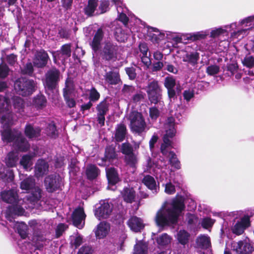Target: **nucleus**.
<instances>
[{"mask_svg": "<svg viewBox=\"0 0 254 254\" xmlns=\"http://www.w3.org/2000/svg\"><path fill=\"white\" fill-rule=\"evenodd\" d=\"M185 208L184 198L182 196L176 197L158 212L156 217L157 224L160 226L176 224Z\"/></svg>", "mask_w": 254, "mask_h": 254, "instance_id": "obj_1", "label": "nucleus"}, {"mask_svg": "<svg viewBox=\"0 0 254 254\" xmlns=\"http://www.w3.org/2000/svg\"><path fill=\"white\" fill-rule=\"evenodd\" d=\"M104 37V32L103 28L100 27L93 35L89 45L94 53H97L100 51V55L102 60L107 62L115 61L117 57L118 46L112 42L108 41L104 43L101 49L102 42Z\"/></svg>", "mask_w": 254, "mask_h": 254, "instance_id": "obj_2", "label": "nucleus"}, {"mask_svg": "<svg viewBox=\"0 0 254 254\" xmlns=\"http://www.w3.org/2000/svg\"><path fill=\"white\" fill-rule=\"evenodd\" d=\"M166 133L164 135L163 142L161 145V151L163 155L169 157V162L172 167L179 170L181 168L180 161L175 152L171 151V139L175 135L176 130L175 127V119L173 117L168 118L164 125Z\"/></svg>", "mask_w": 254, "mask_h": 254, "instance_id": "obj_3", "label": "nucleus"}, {"mask_svg": "<svg viewBox=\"0 0 254 254\" xmlns=\"http://www.w3.org/2000/svg\"><path fill=\"white\" fill-rule=\"evenodd\" d=\"M168 175L162 172L160 176V180L162 183V186L165 187V192L168 194H173L176 192V188H180L183 183L182 175L177 173Z\"/></svg>", "mask_w": 254, "mask_h": 254, "instance_id": "obj_4", "label": "nucleus"}, {"mask_svg": "<svg viewBox=\"0 0 254 254\" xmlns=\"http://www.w3.org/2000/svg\"><path fill=\"white\" fill-rule=\"evenodd\" d=\"M61 71L55 66H53L46 72L45 79L43 81V85L47 93H53L59 88L61 80Z\"/></svg>", "mask_w": 254, "mask_h": 254, "instance_id": "obj_5", "label": "nucleus"}, {"mask_svg": "<svg viewBox=\"0 0 254 254\" xmlns=\"http://www.w3.org/2000/svg\"><path fill=\"white\" fill-rule=\"evenodd\" d=\"M36 85L33 79L20 77L14 81V89L17 94L26 97L31 95L35 91Z\"/></svg>", "mask_w": 254, "mask_h": 254, "instance_id": "obj_6", "label": "nucleus"}, {"mask_svg": "<svg viewBox=\"0 0 254 254\" xmlns=\"http://www.w3.org/2000/svg\"><path fill=\"white\" fill-rule=\"evenodd\" d=\"M146 92L151 103L158 104L160 108L164 107V102L162 100L161 89L157 81L154 80L150 81L147 87Z\"/></svg>", "mask_w": 254, "mask_h": 254, "instance_id": "obj_7", "label": "nucleus"}, {"mask_svg": "<svg viewBox=\"0 0 254 254\" xmlns=\"http://www.w3.org/2000/svg\"><path fill=\"white\" fill-rule=\"evenodd\" d=\"M62 179L59 174L55 173L47 176L44 180V184L46 191L53 193L61 190Z\"/></svg>", "mask_w": 254, "mask_h": 254, "instance_id": "obj_8", "label": "nucleus"}, {"mask_svg": "<svg viewBox=\"0 0 254 254\" xmlns=\"http://www.w3.org/2000/svg\"><path fill=\"white\" fill-rule=\"evenodd\" d=\"M240 26H244L245 28H242L231 33V36L234 38L241 39L247 35L250 31L254 29V15L248 16L239 22Z\"/></svg>", "mask_w": 254, "mask_h": 254, "instance_id": "obj_9", "label": "nucleus"}, {"mask_svg": "<svg viewBox=\"0 0 254 254\" xmlns=\"http://www.w3.org/2000/svg\"><path fill=\"white\" fill-rule=\"evenodd\" d=\"M130 121V128L133 132L140 134L143 132V116L136 111H131L128 117Z\"/></svg>", "mask_w": 254, "mask_h": 254, "instance_id": "obj_10", "label": "nucleus"}, {"mask_svg": "<svg viewBox=\"0 0 254 254\" xmlns=\"http://www.w3.org/2000/svg\"><path fill=\"white\" fill-rule=\"evenodd\" d=\"M165 38V33L158 29L148 26L144 22V39L158 43Z\"/></svg>", "mask_w": 254, "mask_h": 254, "instance_id": "obj_11", "label": "nucleus"}, {"mask_svg": "<svg viewBox=\"0 0 254 254\" xmlns=\"http://www.w3.org/2000/svg\"><path fill=\"white\" fill-rule=\"evenodd\" d=\"M71 48V43L65 44L61 46L60 50L51 52L54 63L57 64L58 60L61 61L62 63L65 62L68 58L70 57Z\"/></svg>", "mask_w": 254, "mask_h": 254, "instance_id": "obj_12", "label": "nucleus"}, {"mask_svg": "<svg viewBox=\"0 0 254 254\" xmlns=\"http://www.w3.org/2000/svg\"><path fill=\"white\" fill-rule=\"evenodd\" d=\"M108 97L104 98L96 107L97 120L98 124L103 127L105 125V115L109 110L110 104L107 101Z\"/></svg>", "mask_w": 254, "mask_h": 254, "instance_id": "obj_13", "label": "nucleus"}, {"mask_svg": "<svg viewBox=\"0 0 254 254\" xmlns=\"http://www.w3.org/2000/svg\"><path fill=\"white\" fill-rule=\"evenodd\" d=\"M50 60L48 53L42 49L36 51L33 60V65L36 67L43 68L47 65Z\"/></svg>", "mask_w": 254, "mask_h": 254, "instance_id": "obj_14", "label": "nucleus"}, {"mask_svg": "<svg viewBox=\"0 0 254 254\" xmlns=\"http://www.w3.org/2000/svg\"><path fill=\"white\" fill-rule=\"evenodd\" d=\"M86 214L81 207L76 208L72 213L71 219L73 225L78 229H81L84 225Z\"/></svg>", "mask_w": 254, "mask_h": 254, "instance_id": "obj_15", "label": "nucleus"}, {"mask_svg": "<svg viewBox=\"0 0 254 254\" xmlns=\"http://www.w3.org/2000/svg\"><path fill=\"white\" fill-rule=\"evenodd\" d=\"M113 210V204L104 201L101 205L95 210V215L99 219H107L111 215Z\"/></svg>", "mask_w": 254, "mask_h": 254, "instance_id": "obj_16", "label": "nucleus"}, {"mask_svg": "<svg viewBox=\"0 0 254 254\" xmlns=\"http://www.w3.org/2000/svg\"><path fill=\"white\" fill-rule=\"evenodd\" d=\"M237 27V23L234 22L229 25H225L224 27L213 28L211 30V31L209 33L210 37L213 38L219 37L221 36L228 37L229 32L228 29H231L232 30H233L236 29Z\"/></svg>", "mask_w": 254, "mask_h": 254, "instance_id": "obj_17", "label": "nucleus"}, {"mask_svg": "<svg viewBox=\"0 0 254 254\" xmlns=\"http://www.w3.org/2000/svg\"><path fill=\"white\" fill-rule=\"evenodd\" d=\"M111 229L110 224L106 221L100 222L94 230L95 235L97 239H103L109 234Z\"/></svg>", "mask_w": 254, "mask_h": 254, "instance_id": "obj_18", "label": "nucleus"}, {"mask_svg": "<svg viewBox=\"0 0 254 254\" xmlns=\"http://www.w3.org/2000/svg\"><path fill=\"white\" fill-rule=\"evenodd\" d=\"M106 175L108 185L110 186H115L121 181L118 170L114 167L106 168Z\"/></svg>", "mask_w": 254, "mask_h": 254, "instance_id": "obj_19", "label": "nucleus"}, {"mask_svg": "<svg viewBox=\"0 0 254 254\" xmlns=\"http://www.w3.org/2000/svg\"><path fill=\"white\" fill-rule=\"evenodd\" d=\"M165 166V162L162 160L149 158L147 162V171L150 173L157 174L158 171Z\"/></svg>", "mask_w": 254, "mask_h": 254, "instance_id": "obj_20", "label": "nucleus"}, {"mask_svg": "<svg viewBox=\"0 0 254 254\" xmlns=\"http://www.w3.org/2000/svg\"><path fill=\"white\" fill-rule=\"evenodd\" d=\"M0 132L2 140L7 143L14 142L18 136L21 135V132L12 130L10 127H6Z\"/></svg>", "mask_w": 254, "mask_h": 254, "instance_id": "obj_21", "label": "nucleus"}, {"mask_svg": "<svg viewBox=\"0 0 254 254\" xmlns=\"http://www.w3.org/2000/svg\"><path fill=\"white\" fill-rule=\"evenodd\" d=\"M106 82L110 85H117L121 82L120 74L118 69H112L106 72L104 75Z\"/></svg>", "mask_w": 254, "mask_h": 254, "instance_id": "obj_22", "label": "nucleus"}, {"mask_svg": "<svg viewBox=\"0 0 254 254\" xmlns=\"http://www.w3.org/2000/svg\"><path fill=\"white\" fill-rule=\"evenodd\" d=\"M117 157L116 148L113 145L106 146L105 150L104 157L101 158V163H99V166H103L107 162H112Z\"/></svg>", "mask_w": 254, "mask_h": 254, "instance_id": "obj_23", "label": "nucleus"}, {"mask_svg": "<svg viewBox=\"0 0 254 254\" xmlns=\"http://www.w3.org/2000/svg\"><path fill=\"white\" fill-rule=\"evenodd\" d=\"M49 164L43 159H39L37 161L34 168L35 176L39 178L43 177L49 171Z\"/></svg>", "mask_w": 254, "mask_h": 254, "instance_id": "obj_24", "label": "nucleus"}, {"mask_svg": "<svg viewBox=\"0 0 254 254\" xmlns=\"http://www.w3.org/2000/svg\"><path fill=\"white\" fill-rule=\"evenodd\" d=\"M250 223V218L249 216H245L232 227V230L233 233L237 235H241L244 232L245 229L249 227Z\"/></svg>", "mask_w": 254, "mask_h": 254, "instance_id": "obj_25", "label": "nucleus"}, {"mask_svg": "<svg viewBox=\"0 0 254 254\" xmlns=\"http://www.w3.org/2000/svg\"><path fill=\"white\" fill-rule=\"evenodd\" d=\"M13 146L17 150L22 152L27 151L30 147L29 143L21 133L13 142Z\"/></svg>", "mask_w": 254, "mask_h": 254, "instance_id": "obj_26", "label": "nucleus"}, {"mask_svg": "<svg viewBox=\"0 0 254 254\" xmlns=\"http://www.w3.org/2000/svg\"><path fill=\"white\" fill-rule=\"evenodd\" d=\"M100 169L96 165L88 164L86 166L85 173L87 180L93 181L97 178L100 174Z\"/></svg>", "mask_w": 254, "mask_h": 254, "instance_id": "obj_27", "label": "nucleus"}, {"mask_svg": "<svg viewBox=\"0 0 254 254\" xmlns=\"http://www.w3.org/2000/svg\"><path fill=\"white\" fill-rule=\"evenodd\" d=\"M1 197L3 201L8 203H16L18 200V194L16 191L13 190L1 192Z\"/></svg>", "mask_w": 254, "mask_h": 254, "instance_id": "obj_28", "label": "nucleus"}, {"mask_svg": "<svg viewBox=\"0 0 254 254\" xmlns=\"http://www.w3.org/2000/svg\"><path fill=\"white\" fill-rule=\"evenodd\" d=\"M234 249L238 254H249L252 252V247L251 244L244 241H239Z\"/></svg>", "mask_w": 254, "mask_h": 254, "instance_id": "obj_29", "label": "nucleus"}, {"mask_svg": "<svg viewBox=\"0 0 254 254\" xmlns=\"http://www.w3.org/2000/svg\"><path fill=\"white\" fill-rule=\"evenodd\" d=\"M41 129L39 127H34L31 124H27L24 128V134L29 139L37 138L41 135Z\"/></svg>", "mask_w": 254, "mask_h": 254, "instance_id": "obj_30", "label": "nucleus"}, {"mask_svg": "<svg viewBox=\"0 0 254 254\" xmlns=\"http://www.w3.org/2000/svg\"><path fill=\"white\" fill-rule=\"evenodd\" d=\"M121 194L125 202L131 203L134 201L135 191L132 188L125 187Z\"/></svg>", "mask_w": 254, "mask_h": 254, "instance_id": "obj_31", "label": "nucleus"}, {"mask_svg": "<svg viewBox=\"0 0 254 254\" xmlns=\"http://www.w3.org/2000/svg\"><path fill=\"white\" fill-rule=\"evenodd\" d=\"M196 247L201 249H207L211 245L210 239L207 235L201 234L195 240Z\"/></svg>", "mask_w": 254, "mask_h": 254, "instance_id": "obj_32", "label": "nucleus"}, {"mask_svg": "<svg viewBox=\"0 0 254 254\" xmlns=\"http://www.w3.org/2000/svg\"><path fill=\"white\" fill-rule=\"evenodd\" d=\"M127 225L130 229L135 232H140L143 228L141 219L136 216L130 217L127 221Z\"/></svg>", "mask_w": 254, "mask_h": 254, "instance_id": "obj_33", "label": "nucleus"}, {"mask_svg": "<svg viewBox=\"0 0 254 254\" xmlns=\"http://www.w3.org/2000/svg\"><path fill=\"white\" fill-rule=\"evenodd\" d=\"M199 59V54L197 52L187 53L183 57V61L193 67H196Z\"/></svg>", "mask_w": 254, "mask_h": 254, "instance_id": "obj_34", "label": "nucleus"}, {"mask_svg": "<svg viewBox=\"0 0 254 254\" xmlns=\"http://www.w3.org/2000/svg\"><path fill=\"white\" fill-rule=\"evenodd\" d=\"M144 185L150 190L153 194H156L159 189V187L157 186L156 182L154 178L149 175L144 177Z\"/></svg>", "mask_w": 254, "mask_h": 254, "instance_id": "obj_35", "label": "nucleus"}, {"mask_svg": "<svg viewBox=\"0 0 254 254\" xmlns=\"http://www.w3.org/2000/svg\"><path fill=\"white\" fill-rule=\"evenodd\" d=\"M10 104H11L14 109L17 112L23 111L24 108V101L23 99L17 95H13L10 99Z\"/></svg>", "mask_w": 254, "mask_h": 254, "instance_id": "obj_36", "label": "nucleus"}, {"mask_svg": "<svg viewBox=\"0 0 254 254\" xmlns=\"http://www.w3.org/2000/svg\"><path fill=\"white\" fill-rule=\"evenodd\" d=\"M127 133L126 126L124 124L118 125L115 133V139L117 142L123 141L126 137Z\"/></svg>", "mask_w": 254, "mask_h": 254, "instance_id": "obj_37", "label": "nucleus"}, {"mask_svg": "<svg viewBox=\"0 0 254 254\" xmlns=\"http://www.w3.org/2000/svg\"><path fill=\"white\" fill-rule=\"evenodd\" d=\"M45 133L51 139H56L59 136V131L54 122L48 124L45 128Z\"/></svg>", "mask_w": 254, "mask_h": 254, "instance_id": "obj_38", "label": "nucleus"}, {"mask_svg": "<svg viewBox=\"0 0 254 254\" xmlns=\"http://www.w3.org/2000/svg\"><path fill=\"white\" fill-rule=\"evenodd\" d=\"M209 34V30H207L192 33L186 34L185 36H186V40L188 41H195L204 39Z\"/></svg>", "mask_w": 254, "mask_h": 254, "instance_id": "obj_39", "label": "nucleus"}, {"mask_svg": "<svg viewBox=\"0 0 254 254\" xmlns=\"http://www.w3.org/2000/svg\"><path fill=\"white\" fill-rule=\"evenodd\" d=\"M162 32L165 33V37L166 36L167 39L173 40L177 43H181L183 40H186V34L177 33L169 31Z\"/></svg>", "mask_w": 254, "mask_h": 254, "instance_id": "obj_40", "label": "nucleus"}, {"mask_svg": "<svg viewBox=\"0 0 254 254\" xmlns=\"http://www.w3.org/2000/svg\"><path fill=\"white\" fill-rule=\"evenodd\" d=\"M98 0H88L87 5L84 8L85 14L88 17L93 16L98 6Z\"/></svg>", "mask_w": 254, "mask_h": 254, "instance_id": "obj_41", "label": "nucleus"}, {"mask_svg": "<svg viewBox=\"0 0 254 254\" xmlns=\"http://www.w3.org/2000/svg\"><path fill=\"white\" fill-rule=\"evenodd\" d=\"M35 187V180L33 177H29L24 179L20 183V188L22 190H28Z\"/></svg>", "mask_w": 254, "mask_h": 254, "instance_id": "obj_42", "label": "nucleus"}, {"mask_svg": "<svg viewBox=\"0 0 254 254\" xmlns=\"http://www.w3.org/2000/svg\"><path fill=\"white\" fill-rule=\"evenodd\" d=\"M42 190L38 187L33 189L28 198V200L33 204L37 203L42 197Z\"/></svg>", "mask_w": 254, "mask_h": 254, "instance_id": "obj_43", "label": "nucleus"}, {"mask_svg": "<svg viewBox=\"0 0 254 254\" xmlns=\"http://www.w3.org/2000/svg\"><path fill=\"white\" fill-rule=\"evenodd\" d=\"M190 238V234L185 230H180L177 235V239L180 244L182 245L187 244Z\"/></svg>", "mask_w": 254, "mask_h": 254, "instance_id": "obj_44", "label": "nucleus"}, {"mask_svg": "<svg viewBox=\"0 0 254 254\" xmlns=\"http://www.w3.org/2000/svg\"><path fill=\"white\" fill-rule=\"evenodd\" d=\"M10 107V99L0 95V113H4L5 111H8Z\"/></svg>", "mask_w": 254, "mask_h": 254, "instance_id": "obj_45", "label": "nucleus"}, {"mask_svg": "<svg viewBox=\"0 0 254 254\" xmlns=\"http://www.w3.org/2000/svg\"><path fill=\"white\" fill-rule=\"evenodd\" d=\"M114 36L119 42H125L127 39V35L125 34L124 30L120 27H116Z\"/></svg>", "mask_w": 254, "mask_h": 254, "instance_id": "obj_46", "label": "nucleus"}, {"mask_svg": "<svg viewBox=\"0 0 254 254\" xmlns=\"http://www.w3.org/2000/svg\"><path fill=\"white\" fill-rule=\"evenodd\" d=\"M34 105L38 109H42L46 106L47 99L42 94L37 95L33 100Z\"/></svg>", "mask_w": 254, "mask_h": 254, "instance_id": "obj_47", "label": "nucleus"}, {"mask_svg": "<svg viewBox=\"0 0 254 254\" xmlns=\"http://www.w3.org/2000/svg\"><path fill=\"white\" fill-rule=\"evenodd\" d=\"M8 212L12 216H22L24 214L25 210L21 206L15 205L9 206Z\"/></svg>", "mask_w": 254, "mask_h": 254, "instance_id": "obj_48", "label": "nucleus"}, {"mask_svg": "<svg viewBox=\"0 0 254 254\" xmlns=\"http://www.w3.org/2000/svg\"><path fill=\"white\" fill-rule=\"evenodd\" d=\"M33 64L30 62L27 63L22 67L20 68V72L22 75H26L32 77L33 75Z\"/></svg>", "mask_w": 254, "mask_h": 254, "instance_id": "obj_49", "label": "nucleus"}, {"mask_svg": "<svg viewBox=\"0 0 254 254\" xmlns=\"http://www.w3.org/2000/svg\"><path fill=\"white\" fill-rule=\"evenodd\" d=\"M75 88L73 78L67 77L65 81V87L63 89V94H70Z\"/></svg>", "mask_w": 254, "mask_h": 254, "instance_id": "obj_50", "label": "nucleus"}, {"mask_svg": "<svg viewBox=\"0 0 254 254\" xmlns=\"http://www.w3.org/2000/svg\"><path fill=\"white\" fill-rule=\"evenodd\" d=\"M171 241V238L166 233L160 235L156 239V242L159 247H164L169 245Z\"/></svg>", "mask_w": 254, "mask_h": 254, "instance_id": "obj_51", "label": "nucleus"}, {"mask_svg": "<svg viewBox=\"0 0 254 254\" xmlns=\"http://www.w3.org/2000/svg\"><path fill=\"white\" fill-rule=\"evenodd\" d=\"M17 232L22 239H25L28 235V226L24 222L20 223L17 227Z\"/></svg>", "mask_w": 254, "mask_h": 254, "instance_id": "obj_52", "label": "nucleus"}, {"mask_svg": "<svg viewBox=\"0 0 254 254\" xmlns=\"http://www.w3.org/2000/svg\"><path fill=\"white\" fill-rule=\"evenodd\" d=\"M162 108L158 107V104H155L154 107H152L149 109V116L152 120L155 121L159 116L160 110H162Z\"/></svg>", "mask_w": 254, "mask_h": 254, "instance_id": "obj_53", "label": "nucleus"}, {"mask_svg": "<svg viewBox=\"0 0 254 254\" xmlns=\"http://www.w3.org/2000/svg\"><path fill=\"white\" fill-rule=\"evenodd\" d=\"M17 158L13 152H10L7 156L6 164L8 167H13L16 166Z\"/></svg>", "mask_w": 254, "mask_h": 254, "instance_id": "obj_54", "label": "nucleus"}, {"mask_svg": "<svg viewBox=\"0 0 254 254\" xmlns=\"http://www.w3.org/2000/svg\"><path fill=\"white\" fill-rule=\"evenodd\" d=\"M100 98V94L97 90L94 87L92 88L89 90V99L90 102H96Z\"/></svg>", "mask_w": 254, "mask_h": 254, "instance_id": "obj_55", "label": "nucleus"}, {"mask_svg": "<svg viewBox=\"0 0 254 254\" xmlns=\"http://www.w3.org/2000/svg\"><path fill=\"white\" fill-rule=\"evenodd\" d=\"M32 156L30 155H23L20 161V164L25 169H27L32 165L31 163Z\"/></svg>", "mask_w": 254, "mask_h": 254, "instance_id": "obj_56", "label": "nucleus"}, {"mask_svg": "<svg viewBox=\"0 0 254 254\" xmlns=\"http://www.w3.org/2000/svg\"><path fill=\"white\" fill-rule=\"evenodd\" d=\"M5 114L2 115L0 119V122L2 124H8L12 121L13 113L10 110L8 111H5Z\"/></svg>", "mask_w": 254, "mask_h": 254, "instance_id": "obj_57", "label": "nucleus"}, {"mask_svg": "<svg viewBox=\"0 0 254 254\" xmlns=\"http://www.w3.org/2000/svg\"><path fill=\"white\" fill-rule=\"evenodd\" d=\"M10 69L6 64H0V78H5L9 74Z\"/></svg>", "mask_w": 254, "mask_h": 254, "instance_id": "obj_58", "label": "nucleus"}, {"mask_svg": "<svg viewBox=\"0 0 254 254\" xmlns=\"http://www.w3.org/2000/svg\"><path fill=\"white\" fill-rule=\"evenodd\" d=\"M176 80L173 76H167L164 81V86L167 89L174 88Z\"/></svg>", "mask_w": 254, "mask_h": 254, "instance_id": "obj_59", "label": "nucleus"}, {"mask_svg": "<svg viewBox=\"0 0 254 254\" xmlns=\"http://www.w3.org/2000/svg\"><path fill=\"white\" fill-rule=\"evenodd\" d=\"M5 60L10 66H13L17 63V55L13 53L6 55Z\"/></svg>", "mask_w": 254, "mask_h": 254, "instance_id": "obj_60", "label": "nucleus"}, {"mask_svg": "<svg viewBox=\"0 0 254 254\" xmlns=\"http://www.w3.org/2000/svg\"><path fill=\"white\" fill-rule=\"evenodd\" d=\"M93 252L92 247L91 246L85 244L78 250L77 254H92Z\"/></svg>", "mask_w": 254, "mask_h": 254, "instance_id": "obj_61", "label": "nucleus"}, {"mask_svg": "<svg viewBox=\"0 0 254 254\" xmlns=\"http://www.w3.org/2000/svg\"><path fill=\"white\" fill-rule=\"evenodd\" d=\"M206 72L210 75H214L219 73L220 67L216 64H213L208 66L206 68Z\"/></svg>", "mask_w": 254, "mask_h": 254, "instance_id": "obj_62", "label": "nucleus"}, {"mask_svg": "<svg viewBox=\"0 0 254 254\" xmlns=\"http://www.w3.org/2000/svg\"><path fill=\"white\" fill-rule=\"evenodd\" d=\"M122 152L125 155H128L133 153L132 146L128 142L124 143L122 145Z\"/></svg>", "mask_w": 254, "mask_h": 254, "instance_id": "obj_63", "label": "nucleus"}, {"mask_svg": "<svg viewBox=\"0 0 254 254\" xmlns=\"http://www.w3.org/2000/svg\"><path fill=\"white\" fill-rule=\"evenodd\" d=\"M125 161L128 165L134 167L136 162V157L133 153L127 155L125 157Z\"/></svg>", "mask_w": 254, "mask_h": 254, "instance_id": "obj_64", "label": "nucleus"}]
</instances>
